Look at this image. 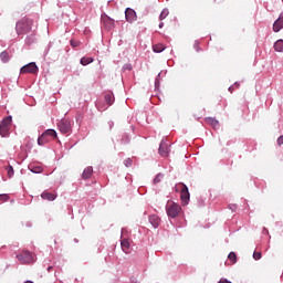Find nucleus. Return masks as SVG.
I'll use <instances>...</instances> for the list:
<instances>
[{"mask_svg":"<svg viewBox=\"0 0 283 283\" xmlns=\"http://www.w3.org/2000/svg\"><path fill=\"white\" fill-rule=\"evenodd\" d=\"M32 23H33L32 20H30L28 18H23L15 25L17 33L18 34H28V32H30V30H32Z\"/></svg>","mask_w":283,"mask_h":283,"instance_id":"nucleus-1","label":"nucleus"},{"mask_svg":"<svg viewBox=\"0 0 283 283\" xmlns=\"http://www.w3.org/2000/svg\"><path fill=\"white\" fill-rule=\"evenodd\" d=\"M166 212L168 218H178V216H180V213L182 212V208L180 207V205L174 201H168L166 206Z\"/></svg>","mask_w":283,"mask_h":283,"instance_id":"nucleus-2","label":"nucleus"},{"mask_svg":"<svg viewBox=\"0 0 283 283\" xmlns=\"http://www.w3.org/2000/svg\"><path fill=\"white\" fill-rule=\"evenodd\" d=\"M17 259L19 260V262H21V264H32V262L36 261L34 254L25 250L18 254Z\"/></svg>","mask_w":283,"mask_h":283,"instance_id":"nucleus-3","label":"nucleus"},{"mask_svg":"<svg viewBox=\"0 0 283 283\" xmlns=\"http://www.w3.org/2000/svg\"><path fill=\"white\" fill-rule=\"evenodd\" d=\"M11 125L12 116H8L4 119H2L0 124V136H2V138H6V136H8V134L10 133Z\"/></svg>","mask_w":283,"mask_h":283,"instance_id":"nucleus-4","label":"nucleus"},{"mask_svg":"<svg viewBox=\"0 0 283 283\" xmlns=\"http://www.w3.org/2000/svg\"><path fill=\"white\" fill-rule=\"evenodd\" d=\"M177 187H179V189H181V191H180L181 205H182V207H187V205H189V200L191 198V196L189 195V188L185 184H179V185H177Z\"/></svg>","mask_w":283,"mask_h":283,"instance_id":"nucleus-5","label":"nucleus"},{"mask_svg":"<svg viewBox=\"0 0 283 283\" xmlns=\"http://www.w3.org/2000/svg\"><path fill=\"white\" fill-rule=\"evenodd\" d=\"M57 128L60 129L61 134H70L72 132V120L67 118H63L57 123Z\"/></svg>","mask_w":283,"mask_h":283,"instance_id":"nucleus-6","label":"nucleus"},{"mask_svg":"<svg viewBox=\"0 0 283 283\" xmlns=\"http://www.w3.org/2000/svg\"><path fill=\"white\" fill-rule=\"evenodd\" d=\"M38 72H39V66H36V63L34 62H31L22 66L20 70L21 74H36Z\"/></svg>","mask_w":283,"mask_h":283,"instance_id":"nucleus-7","label":"nucleus"},{"mask_svg":"<svg viewBox=\"0 0 283 283\" xmlns=\"http://www.w3.org/2000/svg\"><path fill=\"white\" fill-rule=\"evenodd\" d=\"M159 154L163 158H167L169 156V144L167 142H161L159 145Z\"/></svg>","mask_w":283,"mask_h":283,"instance_id":"nucleus-8","label":"nucleus"},{"mask_svg":"<svg viewBox=\"0 0 283 283\" xmlns=\"http://www.w3.org/2000/svg\"><path fill=\"white\" fill-rule=\"evenodd\" d=\"M125 17L128 23H134V20L136 19V11L132 8H127L125 11Z\"/></svg>","mask_w":283,"mask_h":283,"instance_id":"nucleus-9","label":"nucleus"},{"mask_svg":"<svg viewBox=\"0 0 283 283\" xmlns=\"http://www.w3.org/2000/svg\"><path fill=\"white\" fill-rule=\"evenodd\" d=\"M283 29V13L280 14L279 19L273 24V32H280Z\"/></svg>","mask_w":283,"mask_h":283,"instance_id":"nucleus-10","label":"nucleus"},{"mask_svg":"<svg viewBox=\"0 0 283 283\" xmlns=\"http://www.w3.org/2000/svg\"><path fill=\"white\" fill-rule=\"evenodd\" d=\"M51 140H52V138L48 137V135L45 133H43L38 138V145H40V147H43V145H48V143H50Z\"/></svg>","mask_w":283,"mask_h":283,"instance_id":"nucleus-11","label":"nucleus"},{"mask_svg":"<svg viewBox=\"0 0 283 283\" xmlns=\"http://www.w3.org/2000/svg\"><path fill=\"white\" fill-rule=\"evenodd\" d=\"M41 198L42 200H49V202H52L56 200V195L49 191H44L41 193Z\"/></svg>","mask_w":283,"mask_h":283,"instance_id":"nucleus-12","label":"nucleus"},{"mask_svg":"<svg viewBox=\"0 0 283 283\" xmlns=\"http://www.w3.org/2000/svg\"><path fill=\"white\" fill-rule=\"evenodd\" d=\"M149 222L154 227V229H158V227H160V219L156 214H151L149 217Z\"/></svg>","mask_w":283,"mask_h":283,"instance_id":"nucleus-13","label":"nucleus"},{"mask_svg":"<svg viewBox=\"0 0 283 283\" xmlns=\"http://www.w3.org/2000/svg\"><path fill=\"white\" fill-rule=\"evenodd\" d=\"M92 174H94V168H92L91 166L85 168L83 174H82L83 180H88V178L92 177Z\"/></svg>","mask_w":283,"mask_h":283,"instance_id":"nucleus-14","label":"nucleus"},{"mask_svg":"<svg viewBox=\"0 0 283 283\" xmlns=\"http://www.w3.org/2000/svg\"><path fill=\"white\" fill-rule=\"evenodd\" d=\"M120 244H122V250L124 251V253H127V251H129V247L132 245L129 243V239H123Z\"/></svg>","mask_w":283,"mask_h":283,"instance_id":"nucleus-15","label":"nucleus"},{"mask_svg":"<svg viewBox=\"0 0 283 283\" xmlns=\"http://www.w3.org/2000/svg\"><path fill=\"white\" fill-rule=\"evenodd\" d=\"M206 123H208V125H211L212 127H218L220 125L218 119H216L213 117H207Z\"/></svg>","mask_w":283,"mask_h":283,"instance_id":"nucleus-16","label":"nucleus"},{"mask_svg":"<svg viewBox=\"0 0 283 283\" xmlns=\"http://www.w3.org/2000/svg\"><path fill=\"white\" fill-rule=\"evenodd\" d=\"M274 50L275 52H283V40H277L274 43Z\"/></svg>","mask_w":283,"mask_h":283,"instance_id":"nucleus-17","label":"nucleus"},{"mask_svg":"<svg viewBox=\"0 0 283 283\" xmlns=\"http://www.w3.org/2000/svg\"><path fill=\"white\" fill-rule=\"evenodd\" d=\"M153 50H154V52H156L157 54H160V52H164V50H165V44H161V43L155 44V45L153 46Z\"/></svg>","mask_w":283,"mask_h":283,"instance_id":"nucleus-18","label":"nucleus"},{"mask_svg":"<svg viewBox=\"0 0 283 283\" xmlns=\"http://www.w3.org/2000/svg\"><path fill=\"white\" fill-rule=\"evenodd\" d=\"M80 63L81 65H90V63H94V57H82Z\"/></svg>","mask_w":283,"mask_h":283,"instance_id":"nucleus-19","label":"nucleus"},{"mask_svg":"<svg viewBox=\"0 0 283 283\" xmlns=\"http://www.w3.org/2000/svg\"><path fill=\"white\" fill-rule=\"evenodd\" d=\"M0 59H1L2 63H8V61H10V54H8L7 51H3V52L0 54Z\"/></svg>","mask_w":283,"mask_h":283,"instance_id":"nucleus-20","label":"nucleus"},{"mask_svg":"<svg viewBox=\"0 0 283 283\" xmlns=\"http://www.w3.org/2000/svg\"><path fill=\"white\" fill-rule=\"evenodd\" d=\"M44 134L48 136V138H51V140H52V138H56V130H54V129H48V130H45L44 132Z\"/></svg>","mask_w":283,"mask_h":283,"instance_id":"nucleus-21","label":"nucleus"},{"mask_svg":"<svg viewBox=\"0 0 283 283\" xmlns=\"http://www.w3.org/2000/svg\"><path fill=\"white\" fill-rule=\"evenodd\" d=\"M228 260H230L232 264H235V262H238V255L235 254V252H230L228 255Z\"/></svg>","mask_w":283,"mask_h":283,"instance_id":"nucleus-22","label":"nucleus"},{"mask_svg":"<svg viewBox=\"0 0 283 283\" xmlns=\"http://www.w3.org/2000/svg\"><path fill=\"white\" fill-rule=\"evenodd\" d=\"M169 17V9H164L159 15V21H165Z\"/></svg>","mask_w":283,"mask_h":283,"instance_id":"nucleus-23","label":"nucleus"},{"mask_svg":"<svg viewBox=\"0 0 283 283\" xmlns=\"http://www.w3.org/2000/svg\"><path fill=\"white\" fill-rule=\"evenodd\" d=\"M105 101H106V103L108 104V105H112L113 103H114V95H112V94H106L105 95Z\"/></svg>","mask_w":283,"mask_h":283,"instance_id":"nucleus-24","label":"nucleus"},{"mask_svg":"<svg viewBox=\"0 0 283 283\" xmlns=\"http://www.w3.org/2000/svg\"><path fill=\"white\" fill-rule=\"evenodd\" d=\"M31 171H32L33 174H42V172H43V167H41V166H33V167L31 168Z\"/></svg>","mask_w":283,"mask_h":283,"instance_id":"nucleus-25","label":"nucleus"},{"mask_svg":"<svg viewBox=\"0 0 283 283\" xmlns=\"http://www.w3.org/2000/svg\"><path fill=\"white\" fill-rule=\"evenodd\" d=\"M163 178H165V175L158 174L154 179V185H158V182H163Z\"/></svg>","mask_w":283,"mask_h":283,"instance_id":"nucleus-26","label":"nucleus"},{"mask_svg":"<svg viewBox=\"0 0 283 283\" xmlns=\"http://www.w3.org/2000/svg\"><path fill=\"white\" fill-rule=\"evenodd\" d=\"M7 174L9 178H12L14 176V168L12 166H8Z\"/></svg>","mask_w":283,"mask_h":283,"instance_id":"nucleus-27","label":"nucleus"},{"mask_svg":"<svg viewBox=\"0 0 283 283\" xmlns=\"http://www.w3.org/2000/svg\"><path fill=\"white\" fill-rule=\"evenodd\" d=\"M71 45H72V48H78V45H81V42H78L76 40H71Z\"/></svg>","mask_w":283,"mask_h":283,"instance_id":"nucleus-28","label":"nucleus"},{"mask_svg":"<svg viewBox=\"0 0 283 283\" xmlns=\"http://www.w3.org/2000/svg\"><path fill=\"white\" fill-rule=\"evenodd\" d=\"M8 195H0V202H8Z\"/></svg>","mask_w":283,"mask_h":283,"instance_id":"nucleus-29","label":"nucleus"},{"mask_svg":"<svg viewBox=\"0 0 283 283\" xmlns=\"http://www.w3.org/2000/svg\"><path fill=\"white\" fill-rule=\"evenodd\" d=\"M253 258H254L255 260H261V259H262V253H261V252H254V253H253Z\"/></svg>","mask_w":283,"mask_h":283,"instance_id":"nucleus-30","label":"nucleus"},{"mask_svg":"<svg viewBox=\"0 0 283 283\" xmlns=\"http://www.w3.org/2000/svg\"><path fill=\"white\" fill-rule=\"evenodd\" d=\"M27 43H28V45H32V43H34V38L28 36L27 38Z\"/></svg>","mask_w":283,"mask_h":283,"instance_id":"nucleus-31","label":"nucleus"},{"mask_svg":"<svg viewBox=\"0 0 283 283\" xmlns=\"http://www.w3.org/2000/svg\"><path fill=\"white\" fill-rule=\"evenodd\" d=\"M277 145H279V147H282V145H283V135L277 138Z\"/></svg>","mask_w":283,"mask_h":283,"instance_id":"nucleus-32","label":"nucleus"},{"mask_svg":"<svg viewBox=\"0 0 283 283\" xmlns=\"http://www.w3.org/2000/svg\"><path fill=\"white\" fill-rule=\"evenodd\" d=\"M125 167H132V159H126L124 163Z\"/></svg>","mask_w":283,"mask_h":283,"instance_id":"nucleus-33","label":"nucleus"},{"mask_svg":"<svg viewBox=\"0 0 283 283\" xmlns=\"http://www.w3.org/2000/svg\"><path fill=\"white\" fill-rule=\"evenodd\" d=\"M234 91H235V87H233V86H230V87H229V92H230L231 94H233Z\"/></svg>","mask_w":283,"mask_h":283,"instance_id":"nucleus-34","label":"nucleus"},{"mask_svg":"<svg viewBox=\"0 0 283 283\" xmlns=\"http://www.w3.org/2000/svg\"><path fill=\"white\" fill-rule=\"evenodd\" d=\"M195 48H196L197 52L200 51V46L198 45V43H195Z\"/></svg>","mask_w":283,"mask_h":283,"instance_id":"nucleus-35","label":"nucleus"},{"mask_svg":"<svg viewBox=\"0 0 283 283\" xmlns=\"http://www.w3.org/2000/svg\"><path fill=\"white\" fill-rule=\"evenodd\" d=\"M165 23L160 22L159 28H164Z\"/></svg>","mask_w":283,"mask_h":283,"instance_id":"nucleus-36","label":"nucleus"},{"mask_svg":"<svg viewBox=\"0 0 283 283\" xmlns=\"http://www.w3.org/2000/svg\"><path fill=\"white\" fill-rule=\"evenodd\" d=\"M50 271H52V266H49V268H48V272H49V273H50Z\"/></svg>","mask_w":283,"mask_h":283,"instance_id":"nucleus-37","label":"nucleus"},{"mask_svg":"<svg viewBox=\"0 0 283 283\" xmlns=\"http://www.w3.org/2000/svg\"><path fill=\"white\" fill-rule=\"evenodd\" d=\"M234 85H235L237 87H240V84H238V83H235Z\"/></svg>","mask_w":283,"mask_h":283,"instance_id":"nucleus-38","label":"nucleus"},{"mask_svg":"<svg viewBox=\"0 0 283 283\" xmlns=\"http://www.w3.org/2000/svg\"><path fill=\"white\" fill-rule=\"evenodd\" d=\"M25 283H34V282H32V281H25Z\"/></svg>","mask_w":283,"mask_h":283,"instance_id":"nucleus-39","label":"nucleus"}]
</instances>
